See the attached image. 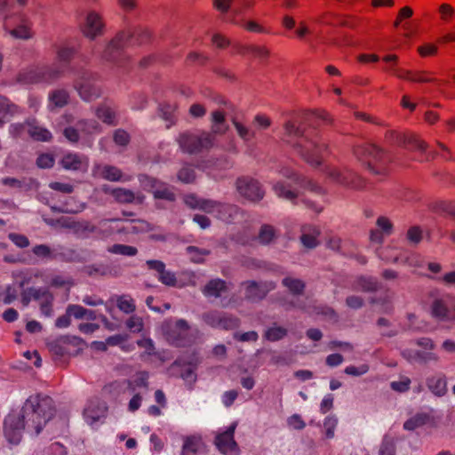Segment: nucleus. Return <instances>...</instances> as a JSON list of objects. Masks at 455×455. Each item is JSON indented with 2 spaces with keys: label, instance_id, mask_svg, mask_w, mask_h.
<instances>
[{
  "label": "nucleus",
  "instance_id": "nucleus-1",
  "mask_svg": "<svg viewBox=\"0 0 455 455\" xmlns=\"http://www.w3.org/2000/svg\"><path fill=\"white\" fill-rule=\"evenodd\" d=\"M327 112L307 113L299 122L288 120L283 124V140L291 146L307 164L318 167L322 164L323 153L327 145L323 142L314 125L330 124Z\"/></svg>",
  "mask_w": 455,
  "mask_h": 455
},
{
  "label": "nucleus",
  "instance_id": "nucleus-2",
  "mask_svg": "<svg viewBox=\"0 0 455 455\" xmlns=\"http://www.w3.org/2000/svg\"><path fill=\"white\" fill-rule=\"evenodd\" d=\"M54 413V403L50 396L42 394L29 396L20 412H11L5 417L4 434L6 440L18 444L25 429L38 435Z\"/></svg>",
  "mask_w": 455,
  "mask_h": 455
},
{
  "label": "nucleus",
  "instance_id": "nucleus-3",
  "mask_svg": "<svg viewBox=\"0 0 455 455\" xmlns=\"http://www.w3.org/2000/svg\"><path fill=\"white\" fill-rule=\"evenodd\" d=\"M211 121L212 124L211 132H202L200 134L186 132L180 134L179 138L180 148L189 154H197L212 148L214 145L215 135L226 133L228 127L225 114L222 111H213Z\"/></svg>",
  "mask_w": 455,
  "mask_h": 455
},
{
  "label": "nucleus",
  "instance_id": "nucleus-4",
  "mask_svg": "<svg viewBox=\"0 0 455 455\" xmlns=\"http://www.w3.org/2000/svg\"><path fill=\"white\" fill-rule=\"evenodd\" d=\"M150 37L149 30L145 28H137L129 32L120 31L108 43L103 52L102 58L107 61L122 66L128 59L125 48L129 45L147 44Z\"/></svg>",
  "mask_w": 455,
  "mask_h": 455
},
{
  "label": "nucleus",
  "instance_id": "nucleus-5",
  "mask_svg": "<svg viewBox=\"0 0 455 455\" xmlns=\"http://www.w3.org/2000/svg\"><path fill=\"white\" fill-rule=\"evenodd\" d=\"M282 174L286 180L277 181L273 185V190L279 198L295 204V200L299 194V189L309 190L317 195L323 193V188L318 184L312 180L299 175L291 169H283Z\"/></svg>",
  "mask_w": 455,
  "mask_h": 455
},
{
  "label": "nucleus",
  "instance_id": "nucleus-6",
  "mask_svg": "<svg viewBox=\"0 0 455 455\" xmlns=\"http://www.w3.org/2000/svg\"><path fill=\"white\" fill-rule=\"evenodd\" d=\"M150 230H153L151 224L144 220L106 219L98 222L95 235L101 239H107L116 235L138 234Z\"/></svg>",
  "mask_w": 455,
  "mask_h": 455
},
{
  "label": "nucleus",
  "instance_id": "nucleus-7",
  "mask_svg": "<svg viewBox=\"0 0 455 455\" xmlns=\"http://www.w3.org/2000/svg\"><path fill=\"white\" fill-rule=\"evenodd\" d=\"M355 157L365 163L368 169L374 174H384L390 157L382 148L376 145L364 143L354 148Z\"/></svg>",
  "mask_w": 455,
  "mask_h": 455
},
{
  "label": "nucleus",
  "instance_id": "nucleus-8",
  "mask_svg": "<svg viewBox=\"0 0 455 455\" xmlns=\"http://www.w3.org/2000/svg\"><path fill=\"white\" fill-rule=\"evenodd\" d=\"M167 341L177 347L192 346L199 334L198 329L191 330L185 319H178L173 325H168L164 330Z\"/></svg>",
  "mask_w": 455,
  "mask_h": 455
},
{
  "label": "nucleus",
  "instance_id": "nucleus-9",
  "mask_svg": "<svg viewBox=\"0 0 455 455\" xmlns=\"http://www.w3.org/2000/svg\"><path fill=\"white\" fill-rule=\"evenodd\" d=\"M63 75L60 67L38 66L21 70L16 77L18 83L24 85L40 83L50 84Z\"/></svg>",
  "mask_w": 455,
  "mask_h": 455
},
{
  "label": "nucleus",
  "instance_id": "nucleus-10",
  "mask_svg": "<svg viewBox=\"0 0 455 455\" xmlns=\"http://www.w3.org/2000/svg\"><path fill=\"white\" fill-rule=\"evenodd\" d=\"M386 140L390 144L419 151L420 153L419 161L420 162L430 161L436 156L435 152L427 151V144L419 140L415 134L388 131L386 133Z\"/></svg>",
  "mask_w": 455,
  "mask_h": 455
},
{
  "label": "nucleus",
  "instance_id": "nucleus-11",
  "mask_svg": "<svg viewBox=\"0 0 455 455\" xmlns=\"http://www.w3.org/2000/svg\"><path fill=\"white\" fill-rule=\"evenodd\" d=\"M204 323L212 329L222 331H233L241 325V320L237 316L224 311L211 310L202 315Z\"/></svg>",
  "mask_w": 455,
  "mask_h": 455
},
{
  "label": "nucleus",
  "instance_id": "nucleus-12",
  "mask_svg": "<svg viewBox=\"0 0 455 455\" xmlns=\"http://www.w3.org/2000/svg\"><path fill=\"white\" fill-rule=\"evenodd\" d=\"M96 76L86 69L78 72L74 82V88L84 101H92L100 95V89L94 84Z\"/></svg>",
  "mask_w": 455,
  "mask_h": 455
},
{
  "label": "nucleus",
  "instance_id": "nucleus-13",
  "mask_svg": "<svg viewBox=\"0 0 455 455\" xmlns=\"http://www.w3.org/2000/svg\"><path fill=\"white\" fill-rule=\"evenodd\" d=\"M430 313L438 321H452V315H455V297L446 294L434 299L430 305Z\"/></svg>",
  "mask_w": 455,
  "mask_h": 455
},
{
  "label": "nucleus",
  "instance_id": "nucleus-14",
  "mask_svg": "<svg viewBox=\"0 0 455 455\" xmlns=\"http://www.w3.org/2000/svg\"><path fill=\"white\" fill-rule=\"evenodd\" d=\"M237 422H233L225 431L215 436L214 444L219 451L224 455H238L239 446L235 440V432Z\"/></svg>",
  "mask_w": 455,
  "mask_h": 455
},
{
  "label": "nucleus",
  "instance_id": "nucleus-15",
  "mask_svg": "<svg viewBox=\"0 0 455 455\" xmlns=\"http://www.w3.org/2000/svg\"><path fill=\"white\" fill-rule=\"evenodd\" d=\"M243 284L245 287V299L253 303L262 300L269 291L276 287L273 281H246Z\"/></svg>",
  "mask_w": 455,
  "mask_h": 455
},
{
  "label": "nucleus",
  "instance_id": "nucleus-16",
  "mask_svg": "<svg viewBox=\"0 0 455 455\" xmlns=\"http://www.w3.org/2000/svg\"><path fill=\"white\" fill-rule=\"evenodd\" d=\"M108 407L105 402L98 399L90 400L84 409V418L88 425L95 427L99 423H103L107 417Z\"/></svg>",
  "mask_w": 455,
  "mask_h": 455
},
{
  "label": "nucleus",
  "instance_id": "nucleus-17",
  "mask_svg": "<svg viewBox=\"0 0 455 455\" xmlns=\"http://www.w3.org/2000/svg\"><path fill=\"white\" fill-rule=\"evenodd\" d=\"M140 181L145 188H148L153 193L156 199H163L169 202L175 201V194L165 185L161 184L156 179L148 175H140Z\"/></svg>",
  "mask_w": 455,
  "mask_h": 455
},
{
  "label": "nucleus",
  "instance_id": "nucleus-18",
  "mask_svg": "<svg viewBox=\"0 0 455 455\" xmlns=\"http://www.w3.org/2000/svg\"><path fill=\"white\" fill-rule=\"evenodd\" d=\"M328 176L335 182L355 189H362L364 186L363 180L354 172L350 170L340 171L331 169Z\"/></svg>",
  "mask_w": 455,
  "mask_h": 455
},
{
  "label": "nucleus",
  "instance_id": "nucleus-19",
  "mask_svg": "<svg viewBox=\"0 0 455 455\" xmlns=\"http://www.w3.org/2000/svg\"><path fill=\"white\" fill-rule=\"evenodd\" d=\"M236 185L239 194L250 201L258 202L264 196V191L259 183L255 180L247 178L238 179Z\"/></svg>",
  "mask_w": 455,
  "mask_h": 455
},
{
  "label": "nucleus",
  "instance_id": "nucleus-20",
  "mask_svg": "<svg viewBox=\"0 0 455 455\" xmlns=\"http://www.w3.org/2000/svg\"><path fill=\"white\" fill-rule=\"evenodd\" d=\"M60 164L67 171L86 172L89 159L85 155L69 152L63 156Z\"/></svg>",
  "mask_w": 455,
  "mask_h": 455
},
{
  "label": "nucleus",
  "instance_id": "nucleus-21",
  "mask_svg": "<svg viewBox=\"0 0 455 455\" xmlns=\"http://www.w3.org/2000/svg\"><path fill=\"white\" fill-rule=\"evenodd\" d=\"M148 267L157 272V279L163 284L174 287L177 284V277L175 273L166 270L165 264L158 259H148L146 261Z\"/></svg>",
  "mask_w": 455,
  "mask_h": 455
},
{
  "label": "nucleus",
  "instance_id": "nucleus-22",
  "mask_svg": "<svg viewBox=\"0 0 455 455\" xmlns=\"http://www.w3.org/2000/svg\"><path fill=\"white\" fill-rule=\"evenodd\" d=\"M103 28L104 23L101 17L95 12H90L82 27L84 36L92 40L102 34Z\"/></svg>",
  "mask_w": 455,
  "mask_h": 455
},
{
  "label": "nucleus",
  "instance_id": "nucleus-23",
  "mask_svg": "<svg viewBox=\"0 0 455 455\" xmlns=\"http://www.w3.org/2000/svg\"><path fill=\"white\" fill-rule=\"evenodd\" d=\"M402 355L410 363H427L429 362H437L439 357L433 352H425L406 348L402 351Z\"/></svg>",
  "mask_w": 455,
  "mask_h": 455
},
{
  "label": "nucleus",
  "instance_id": "nucleus-24",
  "mask_svg": "<svg viewBox=\"0 0 455 455\" xmlns=\"http://www.w3.org/2000/svg\"><path fill=\"white\" fill-rule=\"evenodd\" d=\"M426 384L428 390L437 397L444 396L447 393V379L443 373H437L427 378Z\"/></svg>",
  "mask_w": 455,
  "mask_h": 455
},
{
  "label": "nucleus",
  "instance_id": "nucleus-25",
  "mask_svg": "<svg viewBox=\"0 0 455 455\" xmlns=\"http://www.w3.org/2000/svg\"><path fill=\"white\" fill-rule=\"evenodd\" d=\"M54 257L55 259L68 263H80L85 260L82 251L63 246H59L55 249Z\"/></svg>",
  "mask_w": 455,
  "mask_h": 455
},
{
  "label": "nucleus",
  "instance_id": "nucleus-26",
  "mask_svg": "<svg viewBox=\"0 0 455 455\" xmlns=\"http://www.w3.org/2000/svg\"><path fill=\"white\" fill-rule=\"evenodd\" d=\"M1 183L11 188H20L29 191L38 187V182L33 178H22L20 180L12 177H4L1 180Z\"/></svg>",
  "mask_w": 455,
  "mask_h": 455
},
{
  "label": "nucleus",
  "instance_id": "nucleus-27",
  "mask_svg": "<svg viewBox=\"0 0 455 455\" xmlns=\"http://www.w3.org/2000/svg\"><path fill=\"white\" fill-rule=\"evenodd\" d=\"M239 214L240 209L236 205L220 203L215 216L224 222L232 223Z\"/></svg>",
  "mask_w": 455,
  "mask_h": 455
},
{
  "label": "nucleus",
  "instance_id": "nucleus-28",
  "mask_svg": "<svg viewBox=\"0 0 455 455\" xmlns=\"http://www.w3.org/2000/svg\"><path fill=\"white\" fill-rule=\"evenodd\" d=\"M379 288V283L377 278L373 276L361 275L357 277L352 283L354 291H361L364 292H373Z\"/></svg>",
  "mask_w": 455,
  "mask_h": 455
},
{
  "label": "nucleus",
  "instance_id": "nucleus-29",
  "mask_svg": "<svg viewBox=\"0 0 455 455\" xmlns=\"http://www.w3.org/2000/svg\"><path fill=\"white\" fill-rule=\"evenodd\" d=\"M103 191L110 194L115 200L120 204H131L136 198L135 194L132 190L124 188L110 189L108 187L105 186Z\"/></svg>",
  "mask_w": 455,
  "mask_h": 455
},
{
  "label": "nucleus",
  "instance_id": "nucleus-30",
  "mask_svg": "<svg viewBox=\"0 0 455 455\" xmlns=\"http://www.w3.org/2000/svg\"><path fill=\"white\" fill-rule=\"evenodd\" d=\"M31 27V22L28 19L22 18L15 28L10 30V35L17 39L28 40L33 36Z\"/></svg>",
  "mask_w": 455,
  "mask_h": 455
},
{
  "label": "nucleus",
  "instance_id": "nucleus-31",
  "mask_svg": "<svg viewBox=\"0 0 455 455\" xmlns=\"http://www.w3.org/2000/svg\"><path fill=\"white\" fill-rule=\"evenodd\" d=\"M227 291L226 282L222 279L216 278L210 280L203 289L205 297L219 298L221 293Z\"/></svg>",
  "mask_w": 455,
  "mask_h": 455
},
{
  "label": "nucleus",
  "instance_id": "nucleus-32",
  "mask_svg": "<svg viewBox=\"0 0 455 455\" xmlns=\"http://www.w3.org/2000/svg\"><path fill=\"white\" fill-rule=\"evenodd\" d=\"M389 70L392 71L393 74L397 77L407 79L412 82L427 83L433 81V79L425 76V72L411 73L409 70L395 68L393 66L389 67Z\"/></svg>",
  "mask_w": 455,
  "mask_h": 455
},
{
  "label": "nucleus",
  "instance_id": "nucleus-33",
  "mask_svg": "<svg viewBox=\"0 0 455 455\" xmlns=\"http://www.w3.org/2000/svg\"><path fill=\"white\" fill-rule=\"evenodd\" d=\"M282 285L293 296L302 295L306 289V283L303 280L291 276H285L283 278Z\"/></svg>",
  "mask_w": 455,
  "mask_h": 455
},
{
  "label": "nucleus",
  "instance_id": "nucleus-34",
  "mask_svg": "<svg viewBox=\"0 0 455 455\" xmlns=\"http://www.w3.org/2000/svg\"><path fill=\"white\" fill-rule=\"evenodd\" d=\"M69 94L65 89H57L48 95L49 108H63L68 103Z\"/></svg>",
  "mask_w": 455,
  "mask_h": 455
},
{
  "label": "nucleus",
  "instance_id": "nucleus-35",
  "mask_svg": "<svg viewBox=\"0 0 455 455\" xmlns=\"http://www.w3.org/2000/svg\"><path fill=\"white\" fill-rule=\"evenodd\" d=\"M28 135L36 141L48 142L52 139V132L42 126L36 125L34 122L28 124L27 130Z\"/></svg>",
  "mask_w": 455,
  "mask_h": 455
},
{
  "label": "nucleus",
  "instance_id": "nucleus-36",
  "mask_svg": "<svg viewBox=\"0 0 455 455\" xmlns=\"http://www.w3.org/2000/svg\"><path fill=\"white\" fill-rule=\"evenodd\" d=\"M319 234L320 232L316 228L303 227L300 241L305 247L313 249L318 244L316 237Z\"/></svg>",
  "mask_w": 455,
  "mask_h": 455
},
{
  "label": "nucleus",
  "instance_id": "nucleus-37",
  "mask_svg": "<svg viewBox=\"0 0 455 455\" xmlns=\"http://www.w3.org/2000/svg\"><path fill=\"white\" fill-rule=\"evenodd\" d=\"M97 169L100 172V175L104 180L109 181H120L123 180V172L120 169L113 165H98Z\"/></svg>",
  "mask_w": 455,
  "mask_h": 455
},
{
  "label": "nucleus",
  "instance_id": "nucleus-38",
  "mask_svg": "<svg viewBox=\"0 0 455 455\" xmlns=\"http://www.w3.org/2000/svg\"><path fill=\"white\" fill-rule=\"evenodd\" d=\"M430 418L427 413L420 412L408 419L403 423V428L408 431H413L428 423Z\"/></svg>",
  "mask_w": 455,
  "mask_h": 455
},
{
  "label": "nucleus",
  "instance_id": "nucleus-39",
  "mask_svg": "<svg viewBox=\"0 0 455 455\" xmlns=\"http://www.w3.org/2000/svg\"><path fill=\"white\" fill-rule=\"evenodd\" d=\"M46 288L29 287L21 292V303L28 307L31 299L39 300L46 294Z\"/></svg>",
  "mask_w": 455,
  "mask_h": 455
},
{
  "label": "nucleus",
  "instance_id": "nucleus-40",
  "mask_svg": "<svg viewBox=\"0 0 455 455\" xmlns=\"http://www.w3.org/2000/svg\"><path fill=\"white\" fill-rule=\"evenodd\" d=\"M75 51L70 47H62L57 52L58 63L52 64L50 67H60L63 68V73L68 67L69 61L73 58Z\"/></svg>",
  "mask_w": 455,
  "mask_h": 455
},
{
  "label": "nucleus",
  "instance_id": "nucleus-41",
  "mask_svg": "<svg viewBox=\"0 0 455 455\" xmlns=\"http://www.w3.org/2000/svg\"><path fill=\"white\" fill-rule=\"evenodd\" d=\"M76 124L80 132L85 135L97 133L100 131V124L94 119H81Z\"/></svg>",
  "mask_w": 455,
  "mask_h": 455
},
{
  "label": "nucleus",
  "instance_id": "nucleus-42",
  "mask_svg": "<svg viewBox=\"0 0 455 455\" xmlns=\"http://www.w3.org/2000/svg\"><path fill=\"white\" fill-rule=\"evenodd\" d=\"M95 114L99 119L108 125H116V114L113 109L106 105L97 108Z\"/></svg>",
  "mask_w": 455,
  "mask_h": 455
},
{
  "label": "nucleus",
  "instance_id": "nucleus-43",
  "mask_svg": "<svg viewBox=\"0 0 455 455\" xmlns=\"http://www.w3.org/2000/svg\"><path fill=\"white\" fill-rule=\"evenodd\" d=\"M287 332L285 328L274 324L265 331L264 338L268 341L275 342L283 339L287 335Z\"/></svg>",
  "mask_w": 455,
  "mask_h": 455
},
{
  "label": "nucleus",
  "instance_id": "nucleus-44",
  "mask_svg": "<svg viewBox=\"0 0 455 455\" xmlns=\"http://www.w3.org/2000/svg\"><path fill=\"white\" fill-rule=\"evenodd\" d=\"M187 253L190 256L191 261L194 263H204V257L211 254V251L204 248L189 245L186 248Z\"/></svg>",
  "mask_w": 455,
  "mask_h": 455
},
{
  "label": "nucleus",
  "instance_id": "nucleus-45",
  "mask_svg": "<svg viewBox=\"0 0 455 455\" xmlns=\"http://www.w3.org/2000/svg\"><path fill=\"white\" fill-rule=\"evenodd\" d=\"M116 306L120 311L125 314H132L136 310L134 300L128 294H123L117 297Z\"/></svg>",
  "mask_w": 455,
  "mask_h": 455
},
{
  "label": "nucleus",
  "instance_id": "nucleus-46",
  "mask_svg": "<svg viewBox=\"0 0 455 455\" xmlns=\"http://www.w3.org/2000/svg\"><path fill=\"white\" fill-rule=\"evenodd\" d=\"M108 251L112 254L132 257L138 253V249L132 245L115 243L108 248Z\"/></svg>",
  "mask_w": 455,
  "mask_h": 455
},
{
  "label": "nucleus",
  "instance_id": "nucleus-47",
  "mask_svg": "<svg viewBox=\"0 0 455 455\" xmlns=\"http://www.w3.org/2000/svg\"><path fill=\"white\" fill-rule=\"evenodd\" d=\"M76 235H87L89 234H96V225L92 224L90 221H76L73 230Z\"/></svg>",
  "mask_w": 455,
  "mask_h": 455
},
{
  "label": "nucleus",
  "instance_id": "nucleus-48",
  "mask_svg": "<svg viewBox=\"0 0 455 455\" xmlns=\"http://www.w3.org/2000/svg\"><path fill=\"white\" fill-rule=\"evenodd\" d=\"M275 238V228L270 225H267V224L262 225L259 229V235H258L259 242L261 244H268Z\"/></svg>",
  "mask_w": 455,
  "mask_h": 455
},
{
  "label": "nucleus",
  "instance_id": "nucleus-49",
  "mask_svg": "<svg viewBox=\"0 0 455 455\" xmlns=\"http://www.w3.org/2000/svg\"><path fill=\"white\" fill-rule=\"evenodd\" d=\"M201 445L200 440L195 436L187 437L182 446L181 455H195Z\"/></svg>",
  "mask_w": 455,
  "mask_h": 455
},
{
  "label": "nucleus",
  "instance_id": "nucleus-50",
  "mask_svg": "<svg viewBox=\"0 0 455 455\" xmlns=\"http://www.w3.org/2000/svg\"><path fill=\"white\" fill-rule=\"evenodd\" d=\"M233 124L238 136L245 142H250L255 137V132L243 125L242 123L233 120Z\"/></svg>",
  "mask_w": 455,
  "mask_h": 455
},
{
  "label": "nucleus",
  "instance_id": "nucleus-51",
  "mask_svg": "<svg viewBox=\"0 0 455 455\" xmlns=\"http://www.w3.org/2000/svg\"><path fill=\"white\" fill-rule=\"evenodd\" d=\"M32 252L38 258L55 259L54 252L55 250H52L50 246L46 244H37L33 247Z\"/></svg>",
  "mask_w": 455,
  "mask_h": 455
},
{
  "label": "nucleus",
  "instance_id": "nucleus-52",
  "mask_svg": "<svg viewBox=\"0 0 455 455\" xmlns=\"http://www.w3.org/2000/svg\"><path fill=\"white\" fill-rule=\"evenodd\" d=\"M41 299H43L40 304V310L42 315L46 317H51L52 315V294L47 290L46 294H44Z\"/></svg>",
  "mask_w": 455,
  "mask_h": 455
},
{
  "label": "nucleus",
  "instance_id": "nucleus-53",
  "mask_svg": "<svg viewBox=\"0 0 455 455\" xmlns=\"http://www.w3.org/2000/svg\"><path fill=\"white\" fill-rule=\"evenodd\" d=\"M338 425V418L335 415H329L323 420L325 437L331 439L334 437L335 428Z\"/></svg>",
  "mask_w": 455,
  "mask_h": 455
},
{
  "label": "nucleus",
  "instance_id": "nucleus-54",
  "mask_svg": "<svg viewBox=\"0 0 455 455\" xmlns=\"http://www.w3.org/2000/svg\"><path fill=\"white\" fill-rule=\"evenodd\" d=\"M178 179L183 183H192L196 180V172L189 165L183 166L178 172Z\"/></svg>",
  "mask_w": 455,
  "mask_h": 455
},
{
  "label": "nucleus",
  "instance_id": "nucleus-55",
  "mask_svg": "<svg viewBox=\"0 0 455 455\" xmlns=\"http://www.w3.org/2000/svg\"><path fill=\"white\" fill-rule=\"evenodd\" d=\"M28 124H31V122L27 121L25 123L12 124L9 126L10 135L14 139L20 138L26 131L27 127L28 128Z\"/></svg>",
  "mask_w": 455,
  "mask_h": 455
},
{
  "label": "nucleus",
  "instance_id": "nucleus-56",
  "mask_svg": "<svg viewBox=\"0 0 455 455\" xmlns=\"http://www.w3.org/2000/svg\"><path fill=\"white\" fill-rule=\"evenodd\" d=\"M55 159L52 154L44 153L38 156L36 165L41 169H49L54 165Z\"/></svg>",
  "mask_w": 455,
  "mask_h": 455
},
{
  "label": "nucleus",
  "instance_id": "nucleus-57",
  "mask_svg": "<svg viewBox=\"0 0 455 455\" xmlns=\"http://www.w3.org/2000/svg\"><path fill=\"white\" fill-rule=\"evenodd\" d=\"M369 370H370L369 365L363 363L359 366H354V365L347 366L344 370V372L350 376L359 377V376H362V375L367 373L369 371Z\"/></svg>",
  "mask_w": 455,
  "mask_h": 455
},
{
  "label": "nucleus",
  "instance_id": "nucleus-58",
  "mask_svg": "<svg viewBox=\"0 0 455 455\" xmlns=\"http://www.w3.org/2000/svg\"><path fill=\"white\" fill-rule=\"evenodd\" d=\"M160 116L170 123L167 127L173 124V112L174 107L170 104L160 105L159 107Z\"/></svg>",
  "mask_w": 455,
  "mask_h": 455
},
{
  "label": "nucleus",
  "instance_id": "nucleus-59",
  "mask_svg": "<svg viewBox=\"0 0 455 455\" xmlns=\"http://www.w3.org/2000/svg\"><path fill=\"white\" fill-rule=\"evenodd\" d=\"M113 139L116 145L122 147L127 146L130 142L129 133L123 129L116 130L113 135Z\"/></svg>",
  "mask_w": 455,
  "mask_h": 455
},
{
  "label": "nucleus",
  "instance_id": "nucleus-60",
  "mask_svg": "<svg viewBox=\"0 0 455 455\" xmlns=\"http://www.w3.org/2000/svg\"><path fill=\"white\" fill-rule=\"evenodd\" d=\"M63 135L70 143H77L80 139V131L76 124L68 126L63 130Z\"/></svg>",
  "mask_w": 455,
  "mask_h": 455
},
{
  "label": "nucleus",
  "instance_id": "nucleus-61",
  "mask_svg": "<svg viewBox=\"0 0 455 455\" xmlns=\"http://www.w3.org/2000/svg\"><path fill=\"white\" fill-rule=\"evenodd\" d=\"M407 239L411 244H418L422 240V230L419 227L414 226L408 229Z\"/></svg>",
  "mask_w": 455,
  "mask_h": 455
},
{
  "label": "nucleus",
  "instance_id": "nucleus-62",
  "mask_svg": "<svg viewBox=\"0 0 455 455\" xmlns=\"http://www.w3.org/2000/svg\"><path fill=\"white\" fill-rule=\"evenodd\" d=\"M8 238L19 248H27L29 245L28 238L21 234L10 233Z\"/></svg>",
  "mask_w": 455,
  "mask_h": 455
},
{
  "label": "nucleus",
  "instance_id": "nucleus-63",
  "mask_svg": "<svg viewBox=\"0 0 455 455\" xmlns=\"http://www.w3.org/2000/svg\"><path fill=\"white\" fill-rule=\"evenodd\" d=\"M288 426L295 430H302L306 427V423L299 414H292L287 419Z\"/></svg>",
  "mask_w": 455,
  "mask_h": 455
},
{
  "label": "nucleus",
  "instance_id": "nucleus-64",
  "mask_svg": "<svg viewBox=\"0 0 455 455\" xmlns=\"http://www.w3.org/2000/svg\"><path fill=\"white\" fill-rule=\"evenodd\" d=\"M47 347L51 353L53 355L62 357L67 353V348L61 344L60 340L56 339L49 342Z\"/></svg>",
  "mask_w": 455,
  "mask_h": 455
}]
</instances>
